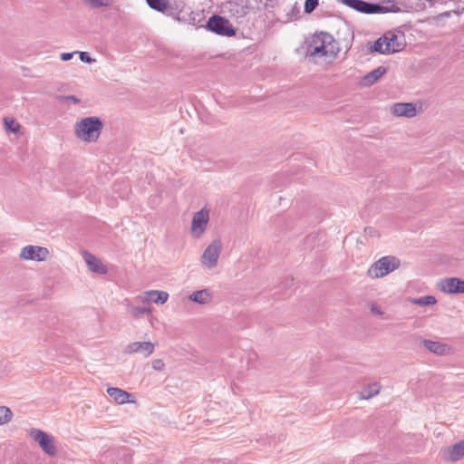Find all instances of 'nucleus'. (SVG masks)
Listing matches in <instances>:
<instances>
[{
    "label": "nucleus",
    "instance_id": "1",
    "mask_svg": "<svg viewBox=\"0 0 464 464\" xmlns=\"http://www.w3.org/2000/svg\"><path fill=\"white\" fill-rule=\"evenodd\" d=\"M338 51V44L332 34L320 32L312 36L306 48V54L317 62L322 58L324 60L334 59Z\"/></svg>",
    "mask_w": 464,
    "mask_h": 464
},
{
    "label": "nucleus",
    "instance_id": "2",
    "mask_svg": "<svg viewBox=\"0 0 464 464\" xmlns=\"http://www.w3.org/2000/svg\"><path fill=\"white\" fill-rule=\"evenodd\" d=\"M102 122L97 117H86L75 124V134L81 140L96 141L102 129Z\"/></svg>",
    "mask_w": 464,
    "mask_h": 464
},
{
    "label": "nucleus",
    "instance_id": "3",
    "mask_svg": "<svg viewBox=\"0 0 464 464\" xmlns=\"http://www.w3.org/2000/svg\"><path fill=\"white\" fill-rule=\"evenodd\" d=\"M405 46L403 35H397L392 32L384 34L371 46V52L390 54L401 51Z\"/></svg>",
    "mask_w": 464,
    "mask_h": 464
},
{
    "label": "nucleus",
    "instance_id": "4",
    "mask_svg": "<svg viewBox=\"0 0 464 464\" xmlns=\"http://www.w3.org/2000/svg\"><path fill=\"white\" fill-rule=\"evenodd\" d=\"M400 260L392 256H386L374 262L368 269V276L371 278H381L400 266Z\"/></svg>",
    "mask_w": 464,
    "mask_h": 464
},
{
    "label": "nucleus",
    "instance_id": "5",
    "mask_svg": "<svg viewBox=\"0 0 464 464\" xmlns=\"http://www.w3.org/2000/svg\"><path fill=\"white\" fill-rule=\"evenodd\" d=\"M343 3L362 14H385L389 12L396 13L400 8L394 5L391 7L381 5L379 4H372L363 0H343Z\"/></svg>",
    "mask_w": 464,
    "mask_h": 464
},
{
    "label": "nucleus",
    "instance_id": "6",
    "mask_svg": "<svg viewBox=\"0 0 464 464\" xmlns=\"http://www.w3.org/2000/svg\"><path fill=\"white\" fill-rule=\"evenodd\" d=\"M222 248L223 245L220 238H215L212 240L200 256L199 260L201 266L208 270L216 268L218 264Z\"/></svg>",
    "mask_w": 464,
    "mask_h": 464
},
{
    "label": "nucleus",
    "instance_id": "7",
    "mask_svg": "<svg viewBox=\"0 0 464 464\" xmlns=\"http://www.w3.org/2000/svg\"><path fill=\"white\" fill-rule=\"evenodd\" d=\"M209 222V209L203 208L194 213L191 220L190 234L194 238H200L205 234Z\"/></svg>",
    "mask_w": 464,
    "mask_h": 464
},
{
    "label": "nucleus",
    "instance_id": "8",
    "mask_svg": "<svg viewBox=\"0 0 464 464\" xmlns=\"http://www.w3.org/2000/svg\"><path fill=\"white\" fill-rule=\"evenodd\" d=\"M32 439L37 442L42 450L50 456L56 454V447L52 436L37 429H31L29 431Z\"/></svg>",
    "mask_w": 464,
    "mask_h": 464
},
{
    "label": "nucleus",
    "instance_id": "9",
    "mask_svg": "<svg viewBox=\"0 0 464 464\" xmlns=\"http://www.w3.org/2000/svg\"><path fill=\"white\" fill-rule=\"evenodd\" d=\"M207 27L220 35L231 36L235 34V30L230 22L219 15L211 16L208 21Z\"/></svg>",
    "mask_w": 464,
    "mask_h": 464
},
{
    "label": "nucleus",
    "instance_id": "10",
    "mask_svg": "<svg viewBox=\"0 0 464 464\" xmlns=\"http://www.w3.org/2000/svg\"><path fill=\"white\" fill-rule=\"evenodd\" d=\"M48 256L49 250L46 247L30 245L22 248L19 257L22 260L42 262L46 260Z\"/></svg>",
    "mask_w": 464,
    "mask_h": 464
},
{
    "label": "nucleus",
    "instance_id": "11",
    "mask_svg": "<svg viewBox=\"0 0 464 464\" xmlns=\"http://www.w3.org/2000/svg\"><path fill=\"white\" fill-rule=\"evenodd\" d=\"M437 285L446 294H464V280L458 277L441 279Z\"/></svg>",
    "mask_w": 464,
    "mask_h": 464
},
{
    "label": "nucleus",
    "instance_id": "12",
    "mask_svg": "<svg viewBox=\"0 0 464 464\" xmlns=\"http://www.w3.org/2000/svg\"><path fill=\"white\" fill-rule=\"evenodd\" d=\"M420 111L412 102H397L391 107V113L395 117L413 118Z\"/></svg>",
    "mask_w": 464,
    "mask_h": 464
},
{
    "label": "nucleus",
    "instance_id": "13",
    "mask_svg": "<svg viewBox=\"0 0 464 464\" xmlns=\"http://www.w3.org/2000/svg\"><path fill=\"white\" fill-rule=\"evenodd\" d=\"M155 345L151 342H133L128 344L125 349V353H141L144 357H148L153 353Z\"/></svg>",
    "mask_w": 464,
    "mask_h": 464
},
{
    "label": "nucleus",
    "instance_id": "14",
    "mask_svg": "<svg viewBox=\"0 0 464 464\" xmlns=\"http://www.w3.org/2000/svg\"><path fill=\"white\" fill-rule=\"evenodd\" d=\"M146 1L151 9L167 14L169 15H172L174 14V10L178 11V12H181L183 9L182 3L176 4V7L173 8L172 6L169 5V0H146Z\"/></svg>",
    "mask_w": 464,
    "mask_h": 464
},
{
    "label": "nucleus",
    "instance_id": "15",
    "mask_svg": "<svg viewBox=\"0 0 464 464\" xmlns=\"http://www.w3.org/2000/svg\"><path fill=\"white\" fill-rule=\"evenodd\" d=\"M82 257L90 271L101 275H104L107 273V267L94 255L87 251H84L82 252Z\"/></svg>",
    "mask_w": 464,
    "mask_h": 464
},
{
    "label": "nucleus",
    "instance_id": "16",
    "mask_svg": "<svg viewBox=\"0 0 464 464\" xmlns=\"http://www.w3.org/2000/svg\"><path fill=\"white\" fill-rule=\"evenodd\" d=\"M422 343L427 350L437 355H445L450 353V347L440 342L424 340Z\"/></svg>",
    "mask_w": 464,
    "mask_h": 464
},
{
    "label": "nucleus",
    "instance_id": "17",
    "mask_svg": "<svg viewBox=\"0 0 464 464\" xmlns=\"http://www.w3.org/2000/svg\"><path fill=\"white\" fill-rule=\"evenodd\" d=\"M107 393L118 404H124L127 402H134V401L130 400L131 394L126 391L120 389V388L109 387L107 389Z\"/></svg>",
    "mask_w": 464,
    "mask_h": 464
},
{
    "label": "nucleus",
    "instance_id": "18",
    "mask_svg": "<svg viewBox=\"0 0 464 464\" xmlns=\"http://www.w3.org/2000/svg\"><path fill=\"white\" fill-rule=\"evenodd\" d=\"M188 299L198 304H208L212 302L213 296L209 289L205 288L194 291L188 295Z\"/></svg>",
    "mask_w": 464,
    "mask_h": 464
},
{
    "label": "nucleus",
    "instance_id": "19",
    "mask_svg": "<svg viewBox=\"0 0 464 464\" xmlns=\"http://www.w3.org/2000/svg\"><path fill=\"white\" fill-rule=\"evenodd\" d=\"M386 72L387 69L385 67L379 66L369 73L365 74L361 81V84L364 87H369L375 83L382 75L386 73Z\"/></svg>",
    "mask_w": 464,
    "mask_h": 464
},
{
    "label": "nucleus",
    "instance_id": "20",
    "mask_svg": "<svg viewBox=\"0 0 464 464\" xmlns=\"http://www.w3.org/2000/svg\"><path fill=\"white\" fill-rule=\"evenodd\" d=\"M446 453L445 459L447 460L452 462L459 460L464 456V440L449 448Z\"/></svg>",
    "mask_w": 464,
    "mask_h": 464
},
{
    "label": "nucleus",
    "instance_id": "21",
    "mask_svg": "<svg viewBox=\"0 0 464 464\" xmlns=\"http://www.w3.org/2000/svg\"><path fill=\"white\" fill-rule=\"evenodd\" d=\"M150 303H154L157 304H163L169 299V294L165 291L159 290H150L147 291Z\"/></svg>",
    "mask_w": 464,
    "mask_h": 464
},
{
    "label": "nucleus",
    "instance_id": "22",
    "mask_svg": "<svg viewBox=\"0 0 464 464\" xmlns=\"http://www.w3.org/2000/svg\"><path fill=\"white\" fill-rule=\"evenodd\" d=\"M380 388L381 387L377 382L369 384L360 392L359 397L362 400H369L379 393Z\"/></svg>",
    "mask_w": 464,
    "mask_h": 464
},
{
    "label": "nucleus",
    "instance_id": "23",
    "mask_svg": "<svg viewBox=\"0 0 464 464\" xmlns=\"http://www.w3.org/2000/svg\"><path fill=\"white\" fill-rule=\"evenodd\" d=\"M411 303L420 306L432 305L437 303V299L433 295H426L419 298H412L411 299Z\"/></svg>",
    "mask_w": 464,
    "mask_h": 464
},
{
    "label": "nucleus",
    "instance_id": "24",
    "mask_svg": "<svg viewBox=\"0 0 464 464\" xmlns=\"http://www.w3.org/2000/svg\"><path fill=\"white\" fill-rule=\"evenodd\" d=\"M13 418V412L6 406H0V425L9 422Z\"/></svg>",
    "mask_w": 464,
    "mask_h": 464
},
{
    "label": "nucleus",
    "instance_id": "25",
    "mask_svg": "<svg viewBox=\"0 0 464 464\" xmlns=\"http://www.w3.org/2000/svg\"><path fill=\"white\" fill-rule=\"evenodd\" d=\"M130 309L135 317H139L140 315L148 314L151 313V308L149 306L140 307V306L130 305Z\"/></svg>",
    "mask_w": 464,
    "mask_h": 464
},
{
    "label": "nucleus",
    "instance_id": "26",
    "mask_svg": "<svg viewBox=\"0 0 464 464\" xmlns=\"http://www.w3.org/2000/svg\"><path fill=\"white\" fill-rule=\"evenodd\" d=\"M5 126L8 130H10L13 133H16L20 130L19 123L14 119L12 118L5 119Z\"/></svg>",
    "mask_w": 464,
    "mask_h": 464
},
{
    "label": "nucleus",
    "instance_id": "27",
    "mask_svg": "<svg viewBox=\"0 0 464 464\" xmlns=\"http://www.w3.org/2000/svg\"><path fill=\"white\" fill-rule=\"evenodd\" d=\"M87 5H91L92 7H102V6H109L111 5V0H82Z\"/></svg>",
    "mask_w": 464,
    "mask_h": 464
},
{
    "label": "nucleus",
    "instance_id": "28",
    "mask_svg": "<svg viewBox=\"0 0 464 464\" xmlns=\"http://www.w3.org/2000/svg\"><path fill=\"white\" fill-rule=\"evenodd\" d=\"M319 4V0H305L304 2V12L306 14H311Z\"/></svg>",
    "mask_w": 464,
    "mask_h": 464
},
{
    "label": "nucleus",
    "instance_id": "29",
    "mask_svg": "<svg viewBox=\"0 0 464 464\" xmlns=\"http://www.w3.org/2000/svg\"><path fill=\"white\" fill-rule=\"evenodd\" d=\"M148 292L145 291L134 298V301L138 304H150Z\"/></svg>",
    "mask_w": 464,
    "mask_h": 464
},
{
    "label": "nucleus",
    "instance_id": "30",
    "mask_svg": "<svg viewBox=\"0 0 464 464\" xmlns=\"http://www.w3.org/2000/svg\"><path fill=\"white\" fill-rule=\"evenodd\" d=\"M80 55V59L83 63H92L95 62L94 59H92L88 53L86 52H77Z\"/></svg>",
    "mask_w": 464,
    "mask_h": 464
},
{
    "label": "nucleus",
    "instance_id": "31",
    "mask_svg": "<svg viewBox=\"0 0 464 464\" xmlns=\"http://www.w3.org/2000/svg\"><path fill=\"white\" fill-rule=\"evenodd\" d=\"M165 367V363L161 359H155L152 361V368L156 371H162Z\"/></svg>",
    "mask_w": 464,
    "mask_h": 464
},
{
    "label": "nucleus",
    "instance_id": "32",
    "mask_svg": "<svg viewBox=\"0 0 464 464\" xmlns=\"http://www.w3.org/2000/svg\"><path fill=\"white\" fill-rule=\"evenodd\" d=\"M371 312L374 314H377V315H382L383 314V311L376 304H372L371 305Z\"/></svg>",
    "mask_w": 464,
    "mask_h": 464
},
{
    "label": "nucleus",
    "instance_id": "33",
    "mask_svg": "<svg viewBox=\"0 0 464 464\" xmlns=\"http://www.w3.org/2000/svg\"><path fill=\"white\" fill-rule=\"evenodd\" d=\"M75 53H63L61 54L62 61L67 62L71 60Z\"/></svg>",
    "mask_w": 464,
    "mask_h": 464
},
{
    "label": "nucleus",
    "instance_id": "34",
    "mask_svg": "<svg viewBox=\"0 0 464 464\" xmlns=\"http://www.w3.org/2000/svg\"><path fill=\"white\" fill-rule=\"evenodd\" d=\"M66 100L72 101L73 103H79L80 102V100L77 97L73 96V95L67 96Z\"/></svg>",
    "mask_w": 464,
    "mask_h": 464
}]
</instances>
